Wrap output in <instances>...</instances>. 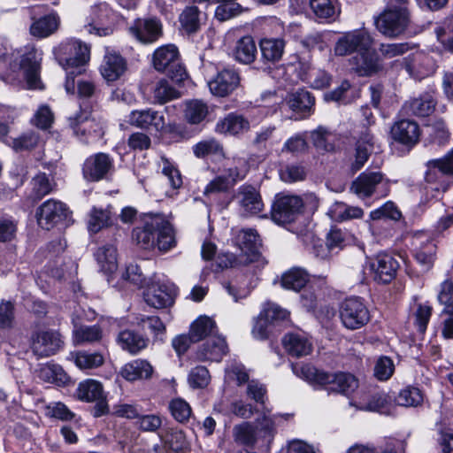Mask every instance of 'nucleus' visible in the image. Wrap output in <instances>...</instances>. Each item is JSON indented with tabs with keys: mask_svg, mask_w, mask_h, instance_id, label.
<instances>
[{
	"mask_svg": "<svg viewBox=\"0 0 453 453\" xmlns=\"http://www.w3.org/2000/svg\"><path fill=\"white\" fill-rule=\"evenodd\" d=\"M133 239L142 250L155 247L160 251H168L175 247V234L172 224L161 215H149L144 219L142 226L133 229Z\"/></svg>",
	"mask_w": 453,
	"mask_h": 453,
	"instance_id": "obj_1",
	"label": "nucleus"
},
{
	"mask_svg": "<svg viewBox=\"0 0 453 453\" xmlns=\"http://www.w3.org/2000/svg\"><path fill=\"white\" fill-rule=\"evenodd\" d=\"M293 372L311 384L329 386V390L343 395L352 393L358 387L356 377L347 372L331 373L311 365H293Z\"/></svg>",
	"mask_w": 453,
	"mask_h": 453,
	"instance_id": "obj_2",
	"label": "nucleus"
},
{
	"mask_svg": "<svg viewBox=\"0 0 453 453\" xmlns=\"http://www.w3.org/2000/svg\"><path fill=\"white\" fill-rule=\"evenodd\" d=\"M127 122L140 129L182 135V127L180 124L175 122L166 124L164 113L151 108L132 111L127 116Z\"/></svg>",
	"mask_w": 453,
	"mask_h": 453,
	"instance_id": "obj_3",
	"label": "nucleus"
},
{
	"mask_svg": "<svg viewBox=\"0 0 453 453\" xmlns=\"http://www.w3.org/2000/svg\"><path fill=\"white\" fill-rule=\"evenodd\" d=\"M152 63L157 71L165 73L173 82L180 83L188 77L186 69L180 63L179 50L173 44L157 49L153 54Z\"/></svg>",
	"mask_w": 453,
	"mask_h": 453,
	"instance_id": "obj_4",
	"label": "nucleus"
},
{
	"mask_svg": "<svg viewBox=\"0 0 453 453\" xmlns=\"http://www.w3.org/2000/svg\"><path fill=\"white\" fill-rule=\"evenodd\" d=\"M411 25V10L405 8H400L398 11L384 9L375 19L378 31L389 39H395L404 35Z\"/></svg>",
	"mask_w": 453,
	"mask_h": 453,
	"instance_id": "obj_5",
	"label": "nucleus"
},
{
	"mask_svg": "<svg viewBox=\"0 0 453 453\" xmlns=\"http://www.w3.org/2000/svg\"><path fill=\"white\" fill-rule=\"evenodd\" d=\"M54 54L64 68L81 67L89 60L90 48L80 41H66L55 48Z\"/></svg>",
	"mask_w": 453,
	"mask_h": 453,
	"instance_id": "obj_6",
	"label": "nucleus"
},
{
	"mask_svg": "<svg viewBox=\"0 0 453 453\" xmlns=\"http://www.w3.org/2000/svg\"><path fill=\"white\" fill-rule=\"evenodd\" d=\"M340 319L346 328L357 330L369 322L370 312L359 298H348L341 304Z\"/></svg>",
	"mask_w": 453,
	"mask_h": 453,
	"instance_id": "obj_7",
	"label": "nucleus"
},
{
	"mask_svg": "<svg viewBox=\"0 0 453 453\" xmlns=\"http://www.w3.org/2000/svg\"><path fill=\"white\" fill-rule=\"evenodd\" d=\"M378 188H381V195L387 196L389 189L388 180L381 172H364L351 184L350 190L361 198L372 196Z\"/></svg>",
	"mask_w": 453,
	"mask_h": 453,
	"instance_id": "obj_8",
	"label": "nucleus"
},
{
	"mask_svg": "<svg viewBox=\"0 0 453 453\" xmlns=\"http://www.w3.org/2000/svg\"><path fill=\"white\" fill-rule=\"evenodd\" d=\"M303 201L297 196H278L273 203L272 219L278 225L294 222L300 215Z\"/></svg>",
	"mask_w": 453,
	"mask_h": 453,
	"instance_id": "obj_9",
	"label": "nucleus"
},
{
	"mask_svg": "<svg viewBox=\"0 0 453 453\" xmlns=\"http://www.w3.org/2000/svg\"><path fill=\"white\" fill-rule=\"evenodd\" d=\"M69 214L70 211L65 203L58 200L49 199L37 208L36 219L42 228L50 230L65 220Z\"/></svg>",
	"mask_w": 453,
	"mask_h": 453,
	"instance_id": "obj_10",
	"label": "nucleus"
},
{
	"mask_svg": "<svg viewBox=\"0 0 453 453\" xmlns=\"http://www.w3.org/2000/svg\"><path fill=\"white\" fill-rule=\"evenodd\" d=\"M373 39L366 30H354L344 34L338 39L334 46L337 56H346L353 52L359 53L362 50L372 48Z\"/></svg>",
	"mask_w": 453,
	"mask_h": 453,
	"instance_id": "obj_11",
	"label": "nucleus"
},
{
	"mask_svg": "<svg viewBox=\"0 0 453 453\" xmlns=\"http://www.w3.org/2000/svg\"><path fill=\"white\" fill-rule=\"evenodd\" d=\"M78 398L88 403L96 402L94 416L101 417L109 412L106 395L103 385L95 380H87L81 382L77 388Z\"/></svg>",
	"mask_w": 453,
	"mask_h": 453,
	"instance_id": "obj_12",
	"label": "nucleus"
},
{
	"mask_svg": "<svg viewBox=\"0 0 453 453\" xmlns=\"http://www.w3.org/2000/svg\"><path fill=\"white\" fill-rule=\"evenodd\" d=\"M62 346L61 335L57 331H38L31 336L30 348L38 357H47L54 355Z\"/></svg>",
	"mask_w": 453,
	"mask_h": 453,
	"instance_id": "obj_13",
	"label": "nucleus"
},
{
	"mask_svg": "<svg viewBox=\"0 0 453 453\" xmlns=\"http://www.w3.org/2000/svg\"><path fill=\"white\" fill-rule=\"evenodd\" d=\"M114 170L112 158L106 153H96L88 157L82 166L83 177L88 181H99Z\"/></svg>",
	"mask_w": 453,
	"mask_h": 453,
	"instance_id": "obj_14",
	"label": "nucleus"
},
{
	"mask_svg": "<svg viewBox=\"0 0 453 453\" xmlns=\"http://www.w3.org/2000/svg\"><path fill=\"white\" fill-rule=\"evenodd\" d=\"M176 288L173 284L155 282L143 293L145 303L156 309L171 306L174 303Z\"/></svg>",
	"mask_w": 453,
	"mask_h": 453,
	"instance_id": "obj_15",
	"label": "nucleus"
},
{
	"mask_svg": "<svg viewBox=\"0 0 453 453\" xmlns=\"http://www.w3.org/2000/svg\"><path fill=\"white\" fill-rule=\"evenodd\" d=\"M42 54L33 46H27L21 54L19 67L31 88H41L39 71Z\"/></svg>",
	"mask_w": 453,
	"mask_h": 453,
	"instance_id": "obj_16",
	"label": "nucleus"
},
{
	"mask_svg": "<svg viewBox=\"0 0 453 453\" xmlns=\"http://www.w3.org/2000/svg\"><path fill=\"white\" fill-rule=\"evenodd\" d=\"M399 266L397 259L386 253L379 254L370 264L373 280L383 284H388L395 279Z\"/></svg>",
	"mask_w": 453,
	"mask_h": 453,
	"instance_id": "obj_17",
	"label": "nucleus"
},
{
	"mask_svg": "<svg viewBox=\"0 0 453 453\" xmlns=\"http://www.w3.org/2000/svg\"><path fill=\"white\" fill-rule=\"evenodd\" d=\"M235 243L241 250L242 260L244 264H250L259 257L260 238L255 229H242L235 236Z\"/></svg>",
	"mask_w": 453,
	"mask_h": 453,
	"instance_id": "obj_18",
	"label": "nucleus"
},
{
	"mask_svg": "<svg viewBox=\"0 0 453 453\" xmlns=\"http://www.w3.org/2000/svg\"><path fill=\"white\" fill-rule=\"evenodd\" d=\"M129 33L142 43H152L162 35V25L157 19H137L129 27Z\"/></svg>",
	"mask_w": 453,
	"mask_h": 453,
	"instance_id": "obj_19",
	"label": "nucleus"
},
{
	"mask_svg": "<svg viewBox=\"0 0 453 453\" xmlns=\"http://www.w3.org/2000/svg\"><path fill=\"white\" fill-rule=\"evenodd\" d=\"M291 415L272 414L268 409H264L255 419L254 426L257 434L265 439L272 441L277 432V427L280 426L285 421L289 420Z\"/></svg>",
	"mask_w": 453,
	"mask_h": 453,
	"instance_id": "obj_20",
	"label": "nucleus"
},
{
	"mask_svg": "<svg viewBox=\"0 0 453 453\" xmlns=\"http://www.w3.org/2000/svg\"><path fill=\"white\" fill-rule=\"evenodd\" d=\"M160 441L153 445L150 453H180L188 445L181 430L170 428L159 434Z\"/></svg>",
	"mask_w": 453,
	"mask_h": 453,
	"instance_id": "obj_21",
	"label": "nucleus"
},
{
	"mask_svg": "<svg viewBox=\"0 0 453 453\" xmlns=\"http://www.w3.org/2000/svg\"><path fill=\"white\" fill-rule=\"evenodd\" d=\"M351 69L358 76H372L382 69L378 54L372 48L362 50L350 59Z\"/></svg>",
	"mask_w": 453,
	"mask_h": 453,
	"instance_id": "obj_22",
	"label": "nucleus"
},
{
	"mask_svg": "<svg viewBox=\"0 0 453 453\" xmlns=\"http://www.w3.org/2000/svg\"><path fill=\"white\" fill-rule=\"evenodd\" d=\"M240 83L239 74L233 69H223L208 82L211 94L226 96L232 93Z\"/></svg>",
	"mask_w": 453,
	"mask_h": 453,
	"instance_id": "obj_23",
	"label": "nucleus"
},
{
	"mask_svg": "<svg viewBox=\"0 0 453 453\" xmlns=\"http://www.w3.org/2000/svg\"><path fill=\"white\" fill-rule=\"evenodd\" d=\"M390 134L395 142L406 146L415 145L420 134L418 125L410 119L396 121L392 126Z\"/></svg>",
	"mask_w": 453,
	"mask_h": 453,
	"instance_id": "obj_24",
	"label": "nucleus"
},
{
	"mask_svg": "<svg viewBox=\"0 0 453 453\" xmlns=\"http://www.w3.org/2000/svg\"><path fill=\"white\" fill-rule=\"evenodd\" d=\"M239 203L247 214H257L263 211L264 203L259 192L250 185H242L238 189Z\"/></svg>",
	"mask_w": 453,
	"mask_h": 453,
	"instance_id": "obj_25",
	"label": "nucleus"
},
{
	"mask_svg": "<svg viewBox=\"0 0 453 453\" xmlns=\"http://www.w3.org/2000/svg\"><path fill=\"white\" fill-rule=\"evenodd\" d=\"M154 369L146 359H134L125 364L119 374L127 381L149 380L153 374Z\"/></svg>",
	"mask_w": 453,
	"mask_h": 453,
	"instance_id": "obj_26",
	"label": "nucleus"
},
{
	"mask_svg": "<svg viewBox=\"0 0 453 453\" xmlns=\"http://www.w3.org/2000/svg\"><path fill=\"white\" fill-rule=\"evenodd\" d=\"M116 342L124 351L137 355L148 347L150 340L135 331L126 329L119 333Z\"/></svg>",
	"mask_w": 453,
	"mask_h": 453,
	"instance_id": "obj_27",
	"label": "nucleus"
},
{
	"mask_svg": "<svg viewBox=\"0 0 453 453\" xmlns=\"http://www.w3.org/2000/svg\"><path fill=\"white\" fill-rule=\"evenodd\" d=\"M285 102L289 109L304 118L311 114L315 99L309 91L297 89L289 93L285 98Z\"/></svg>",
	"mask_w": 453,
	"mask_h": 453,
	"instance_id": "obj_28",
	"label": "nucleus"
},
{
	"mask_svg": "<svg viewBox=\"0 0 453 453\" xmlns=\"http://www.w3.org/2000/svg\"><path fill=\"white\" fill-rule=\"evenodd\" d=\"M228 352V347L225 338L219 335H212L198 352V357L202 360L219 362Z\"/></svg>",
	"mask_w": 453,
	"mask_h": 453,
	"instance_id": "obj_29",
	"label": "nucleus"
},
{
	"mask_svg": "<svg viewBox=\"0 0 453 453\" xmlns=\"http://www.w3.org/2000/svg\"><path fill=\"white\" fill-rule=\"evenodd\" d=\"M125 59L117 53H107L101 65L100 72L107 81H117L126 71Z\"/></svg>",
	"mask_w": 453,
	"mask_h": 453,
	"instance_id": "obj_30",
	"label": "nucleus"
},
{
	"mask_svg": "<svg viewBox=\"0 0 453 453\" xmlns=\"http://www.w3.org/2000/svg\"><path fill=\"white\" fill-rule=\"evenodd\" d=\"M436 101L434 95L430 92L424 93L418 97L406 102L403 109L407 113L417 117L429 116L435 108Z\"/></svg>",
	"mask_w": 453,
	"mask_h": 453,
	"instance_id": "obj_31",
	"label": "nucleus"
},
{
	"mask_svg": "<svg viewBox=\"0 0 453 453\" xmlns=\"http://www.w3.org/2000/svg\"><path fill=\"white\" fill-rule=\"evenodd\" d=\"M282 344L286 351L294 357L307 356L312 350L311 342L300 334H287L282 339Z\"/></svg>",
	"mask_w": 453,
	"mask_h": 453,
	"instance_id": "obj_32",
	"label": "nucleus"
},
{
	"mask_svg": "<svg viewBox=\"0 0 453 453\" xmlns=\"http://www.w3.org/2000/svg\"><path fill=\"white\" fill-rule=\"evenodd\" d=\"M250 127V121L242 115L229 113L217 123L216 131L221 134L237 135L247 132Z\"/></svg>",
	"mask_w": 453,
	"mask_h": 453,
	"instance_id": "obj_33",
	"label": "nucleus"
},
{
	"mask_svg": "<svg viewBox=\"0 0 453 453\" xmlns=\"http://www.w3.org/2000/svg\"><path fill=\"white\" fill-rule=\"evenodd\" d=\"M257 53L254 39L246 35L240 38L232 51L233 58L239 63L249 65L254 62Z\"/></svg>",
	"mask_w": 453,
	"mask_h": 453,
	"instance_id": "obj_34",
	"label": "nucleus"
},
{
	"mask_svg": "<svg viewBox=\"0 0 453 453\" xmlns=\"http://www.w3.org/2000/svg\"><path fill=\"white\" fill-rule=\"evenodd\" d=\"M257 435L254 424L250 421H242L234 426L232 429L234 441L240 446L254 448L257 441Z\"/></svg>",
	"mask_w": 453,
	"mask_h": 453,
	"instance_id": "obj_35",
	"label": "nucleus"
},
{
	"mask_svg": "<svg viewBox=\"0 0 453 453\" xmlns=\"http://www.w3.org/2000/svg\"><path fill=\"white\" fill-rule=\"evenodd\" d=\"M60 19L56 13L35 19L30 26V33L37 38H46L54 34L59 27Z\"/></svg>",
	"mask_w": 453,
	"mask_h": 453,
	"instance_id": "obj_36",
	"label": "nucleus"
},
{
	"mask_svg": "<svg viewBox=\"0 0 453 453\" xmlns=\"http://www.w3.org/2000/svg\"><path fill=\"white\" fill-rule=\"evenodd\" d=\"M201 20V12L195 5L186 6L179 16L181 29L188 35L196 34L200 30Z\"/></svg>",
	"mask_w": 453,
	"mask_h": 453,
	"instance_id": "obj_37",
	"label": "nucleus"
},
{
	"mask_svg": "<svg viewBox=\"0 0 453 453\" xmlns=\"http://www.w3.org/2000/svg\"><path fill=\"white\" fill-rule=\"evenodd\" d=\"M262 58L269 63H275L281 59L285 42L280 38H265L259 42Z\"/></svg>",
	"mask_w": 453,
	"mask_h": 453,
	"instance_id": "obj_38",
	"label": "nucleus"
},
{
	"mask_svg": "<svg viewBox=\"0 0 453 453\" xmlns=\"http://www.w3.org/2000/svg\"><path fill=\"white\" fill-rule=\"evenodd\" d=\"M208 105L202 100L194 99L185 103L183 118L190 125H199L208 116Z\"/></svg>",
	"mask_w": 453,
	"mask_h": 453,
	"instance_id": "obj_39",
	"label": "nucleus"
},
{
	"mask_svg": "<svg viewBox=\"0 0 453 453\" xmlns=\"http://www.w3.org/2000/svg\"><path fill=\"white\" fill-rule=\"evenodd\" d=\"M216 323L207 316H200L190 326L189 334L194 342H198L203 339L215 335Z\"/></svg>",
	"mask_w": 453,
	"mask_h": 453,
	"instance_id": "obj_40",
	"label": "nucleus"
},
{
	"mask_svg": "<svg viewBox=\"0 0 453 453\" xmlns=\"http://www.w3.org/2000/svg\"><path fill=\"white\" fill-rule=\"evenodd\" d=\"M96 257L101 270L107 275L114 273L118 269L117 250L113 245H105L99 248Z\"/></svg>",
	"mask_w": 453,
	"mask_h": 453,
	"instance_id": "obj_41",
	"label": "nucleus"
},
{
	"mask_svg": "<svg viewBox=\"0 0 453 453\" xmlns=\"http://www.w3.org/2000/svg\"><path fill=\"white\" fill-rule=\"evenodd\" d=\"M112 224L111 213L108 209L94 207L89 212L88 229L96 234Z\"/></svg>",
	"mask_w": 453,
	"mask_h": 453,
	"instance_id": "obj_42",
	"label": "nucleus"
},
{
	"mask_svg": "<svg viewBox=\"0 0 453 453\" xmlns=\"http://www.w3.org/2000/svg\"><path fill=\"white\" fill-rule=\"evenodd\" d=\"M308 273L301 268H292L281 277V286L289 290L300 291L308 282Z\"/></svg>",
	"mask_w": 453,
	"mask_h": 453,
	"instance_id": "obj_43",
	"label": "nucleus"
},
{
	"mask_svg": "<svg viewBox=\"0 0 453 453\" xmlns=\"http://www.w3.org/2000/svg\"><path fill=\"white\" fill-rule=\"evenodd\" d=\"M75 365L81 370L96 369L104 363V357L100 352H88L85 350L72 354Z\"/></svg>",
	"mask_w": 453,
	"mask_h": 453,
	"instance_id": "obj_44",
	"label": "nucleus"
},
{
	"mask_svg": "<svg viewBox=\"0 0 453 453\" xmlns=\"http://www.w3.org/2000/svg\"><path fill=\"white\" fill-rule=\"evenodd\" d=\"M335 3L336 0H310V6L318 19L330 21L337 14Z\"/></svg>",
	"mask_w": 453,
	"mask_h": 453,
	"instance_id": "obj_45",
	"label": "nucleus"
},
{
	"mask_svg": "<svg viewBox=\"0 0 453 453\" xmlns=\"http://www.w3.org/2000/svg\"><path fill=\"white\" fill-rule=\"evenodd\" d=\"M387 403V395L382 392L376 391L372 394L363 392L359 397L358 408L364 411H380Z\"/></svg>",
	"mask_w": 453,
	"mask_h": 453,
	"instance_id": "obj_46",
	"label": "nucleus"
},
{
	"mask_svg": "<svg viewBox=\"0 0 453 453\" xmlns=\"http://www.w3.org/2000/svg\"><path fill=\"white\" fill-rule=\"evenodd\" d=\"M102 337L103 331L98 325L81 326L73 330V339L76 344L97 342Z\"/></svg>",
	"mask_w": 453,
	"mask_h": 453,
	"instance_id": "obj_47",
	"label": "nucleus"
},
{
	"mask_svg": "<svg viewBox=\"0 0 453 453\" xmlns=\"http://www.w3.org/2000/svg\"><path fill=\"white\" fill-rule=\"evenodd\" d=\"M332 218L339 222L361 219L364 216V211L358 206H349L344 203H335L331 209Z\"/></svg>",
	"mask_w": 453,
	"mask_h": 453,
	"instance_id": "obj_48",
	"label": "nucleus"
},
{
	"mask_svg": "<svg viewBox=\"0 0 453 453\" xmlns=\"http://www.w3.org/2000/svg\"><path fill=\"white\" fill-rule=\"evenodd\" d=\"M31 185L32 191L30 197L34 201L41 200L52 191V186L45 173H41L34 177L31 180Z\"/></svg>",
	"mask_w": 453,
	"mask_h": 453,
	"instance_id": "obj_49",
	"label": "nucleus"
},
{
	"mask_svg": "<svg viewBox=\"0 0 453 453\" xmlns=\"http://www.w3.org/2000/svg\"><path fill=\"white\" fill-rule=\"evenodd\" d=\"M38 143L39 135L35 132H27L12 139L10 145L16 152H22L34 150Z\"/></svg>",
	"mask_w": 453,
	"mask_h": 453,
	"instance_id": "obj_50",
	"label": "nucleus"
},
{
	"mask_svg": "<svg viewBox=\"0 0 453 453\" xmlns=\"http://www.w3.org/2000/svg\"><path fill=\"white\" fill-rule=\"evenodd\" d=\"M333 134L324 127H318L311 133L313 145L319 150L333 151L334 145L332 141Z\"/></svg>",
	"mask_w": 453,
	"mask_h": 453,
	"instance_id": "obj_51",
	"label": "nucleus"
},
{
	"mask_svg": "<svg viewBox=\"0 0 453 453\" xmlns=\"http://www.w3.org/2000/svg\"><path fill=\"white\" fill-rule=\"evenodd\" d=\"M180 96V92L165 79L160 80L154 88V97L159 104H165L167 101L176 99Z\"/></svg>",
	"mask_w": 453,
	"mask_h": 453,
	"instance_id": "obj_52",
	"label": "nucleus"
},
{
	"mask_svg": "<svg viewBox=\"0 0 453 453\" xmlns=\"http://www.w3.org/2000/svg\"><path fill=\"white\" fill-rule=\"evenodd\" d=\"M97 8L93 10V15L87 19L83 25L85 32L90 35H96L98 36H108L112 34V28L111 27H104L101 19L96 15Z\"/></svg>",
	"mask_w": 453,
	"mask_h": 453,
	"instance_id": "obj_53",
	"label": "nucleus"
},
{
	"mask_svg": "<svg viewBox=\"0 0 453 453\" xmlns=\"http://www.w3.org/2000/svg\"><path fill=\"white\" fill-rule=\"evenodd\" d=\"M169 410L174 419L180 423L188 421L192 412L189 404L181 398L173 399L169 403Z\"/></svg>",
	"mask_w": 453,
	"mask_h": 453,
	"instance_id": "obj_54",
	"label": "nucleus"
},
{
	"mask_svg": "<svg viewBox=\"0 0 453 453\" xmlns=\"http://www.w3.org/2000/svg\"><path fill=\"white\" fill-rule=\"evenodd\" d=\"M423 402V395L418 388L409 387L403 389L398 396L397 403L403 406H418Z\"/></svg>",
	"mask_w": 453,
	"mask_h": 453,
	"instance_id": "obj_55",
	"label": "nucleus"
},
{
	"mask_svg": "<svg viewBox=\"0 0 453 453\" xmlns=\"http://www.w3.org/2000/svg\"><path fill=\"white\" fill-rule=\"evenodd\" d=\"M222 146L215 139H209L196 143L193 147L194 154L197 157H204L209 155L222 153Z\"/></svg>",
	"mask_w": 453,
	"mask_h": 453,
	"instance_id": "obj_56",
	"label": "nucleus"
},
{
	"mask_svg": "<svg viewBox=\"0 0 453 453\" xmlns=\"http://www.w3.org/2000/svg\"><path fill=\"white\" fill-rule=\"evenodd\" d=\"M412 49L413 45L410 42L381 43L379 48L380 52L386 58L402 56Z\"/></svg>",
	"mask_w": 453,
	"mask_h": 453,
	"instance_id": "obj_57",
	"label": "nucleus"
},
{
	"mask_svg": "<svg viewBox=\"0 0 453 453\" xmlns=\"http://www.w3.org/2000/svg\"><path fill=\"white\" fill-rule=\"evenodd\" d=\"M211 380L209 371L204 366L193 368L188 375V382L192 388H203Z\"/></svg>",
	"mask_w": 453,
	"mask_h": 453,
	"instance_id": "obj_58",
	"label": "nucleus"
},
{
	"mask_svg": "<svg viewBox=\"0 0 453 453\" xmlns=\"http://www.w3.org/2000/svg\"><path fill=\"white\" fill-rule=\"evenodd\" d=\"M309 148L304 134H297L288 138L282 148V151L292 154L304 153Z\"/></svg>",
	"mask_w": 453,
	"mask_h": 453,
	"instance_id": "obj_59",
	"label": "nucleus"
},
{
	"mask_svg": "<svg viewBox=\"0 0 453 453\" xmlns=\"http://www.w3.org/2000/svg\"><path fill=\"white\" fill-rule=\"evenodd\" d=\"M54 120V114L48 105H41L36 111L33 123L40 129H48Z\"/></svg>",
	"mask_w": 453,
	"mask_h": 453,
	"instance_id": "obj_60",
	"label": "nucleus"
},
{
	"mask_svg": "<svg viewBox=\"0 0 453 453\" xmlns=\"http://www.w3.org/2000/svg\"><path fill=\"white\" fill-rule=\"evenodd\" d=\"M450 298H453V282L446 280L441 285L438 301L444 305V312L453 315V303H450Z\"/></svg>",
	"mask_w": 453,
	"mask_h": 453,
	"instance_id": "obj_61",
	"label": "nucleus"
},
{
	"mask_svg": "<svg viewBox=\"0 0 453 453\" xmlns=\"http://www.w3.org/2000/svg\"><path fill=\"white\" fill-rule=\"evenodd\" d=\"M306 177V170L301 165H289L280 171V178L284 181L296 182L303 180Z\"/></svg>",
	"mask_w": 453,
	"mask_h": 453,
	"instance_id": "obj_62",
	"label": "nucleus"
},
{
	"mask_svg": "<svg viewBox=\"0 0 453 453\" xmlns=\"http://www.w3.org/2000/svg\"><path fill=\"white\" fill-rule=\"evenodd\" d=\"M260 314L272 324L286 320L289 316V312L287 310L280 308L275 303H266Z\"/></svg>",
	"mask_w": 453,
	"mask_h": 453,
	"instance_id": "obj_63",
	"label": "nucleus"
},
{
	"mask_svg": "<svg viewBox=\"0 0 453 453\" xmlns=\"http://www.w3.org/2000/svg\"><path fill=\"white\" fill-rule=\"evenodd\" d=\"M63 369L56 365H44L38 371V376L45 382L54 383L62 380Z\"/></svg>",
	"mask_w": 453,
	"mask_h": 453,
	"instance_id": "obj_64",
	"label": "nucleus"
}]
</instances>
